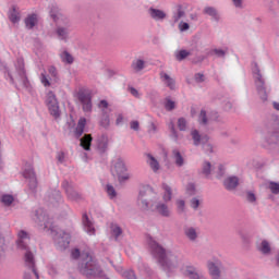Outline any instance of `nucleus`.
<instances>
[{
    "mask_svg": "<svg viewBox=\"0 0 279 279\" xmlns=\"http://www.w3.org/2000/svg\"><path fill=\"white\" fill-rule=\"evenodd\" d=\"M33 220L35 221V223H37L39 230L51 231L57 250H60L62 252L66 250V247H69V245L71 244V233L65 232L62 229H53V227L51 226V219H49V216H47V211H45V209H37L35 211Z\"/></svg>",
    "mask_w": 279,
    "mask_h": 279,
    "instance_id": "obj_2",
    "label": "nucleus"
},
{
    "mask_svg": "<svg viewBox=\"0 0 279 279\" xmlns=\"http://www.w3.org/2000/svg\"><path fill=\"white\" fill-rule=\"evenodd\" d=\"M148 15L156 23H162V21L167 19V12L160 9H156L154 7H150L148 9Z\"/></svg>",
    "mask_w": 279,
    "mask_h": 279,
    "instance_id": "obj_24",
    "label": "nucleus"
},
{
    "mask_svg": "<svg viewBox=\"0 0 279 279\" xmlns=\"http://www.w3.org/2000/svg\"><path fill=\"white\" fill-rule=\"evenodd\" d=\"M69 130H74L75 138H80L82 134H84V130L86 128V118H80L77 124L75 126V121L71 120L66 123Z\"/></svg>",
    "mask_w": 279,
    "mask_h": 279,
    "instance_id": "obj_18",
    "label": "nucleus"
},
{
    "mask_svg": "<svg viewBox=\"0 0 279 279\" xmlns=\"http://www.w3.org/2000/svg\"><path fill=\"white\" fill-rule=\"evenodd\" d=\"M190 204H191V208H193V210H197V208H199L201 201L197 197H193L191 199Z\"/></svg>",
    "mask_w": 279,
    "mask_h": 279,
    "instance_id": "obj_59",
    "label": "nucleus"
},
{
    "mask_svg": "<svg viewBox=\"0 0 279 279\" xmlns=\"http://www.w3.org/2000/svg\"><path fill=\"white\" fill-rule=\"evenodd\" d=\"M169 130L170 137L174 141V143H178V141H180V134L178 133V130H175V124L173 122L169 123Z\"/></svg>",
    "mask_w": 279,
    "mask_h": 279,
    "instance_id": "obj_47",
    "label": "nucleus"
},
{
    "mask_svg": "<svg viewBox=\"0 0 279 279\" xmlns=\"http://www.w3.org/2000/svg\"><path fill=\"white\" fill-rule=\"evenodd\" d=\"M25 25L27 29H34L38 25V15L31 14L25 19Z\"/></svg>",
    "mask_w": 279,
    "mask_h": 279,
    "instance_id": "obj_39",
    "label": "nucleus"
},
{
    "mask_svg": "<svg viewBox=\"0 0 279 279\" xmlns=\"http://www.w3.org/2000/svg\"><path fill=\"white\" fill-rule=\"evenodd\" d=\"M146 165H148L153 173H158L160 171V161L149 153L146 154Z\"/></svg>",
    "mask_w": 279,
    "mask_h": 279,
    "instance_id": "obj_27",
    "label": "nucleus"
},
{
    "mask_svg": "<svg viewBox=\"0 0 279 279\" xmlns=\"http://www.w3.org/2000/svg\"><path fill=\"white\" fill-rule=\"evenodd\" d=\"M257 251L260 252L264 256H269L271 254V242L268 240H262L257 244Z\"/></svg>",
    "mask_w": 279,
    "mask_h": 279,
    "instance_id": "obj_33",
    "label": "nucleus"
},
{
    "mask_svg": "<svg viewBox=\"0 0 279 279\" xmlns=\"http://www.w3.org/2000/svg\"><path fill=\"white\" fill-rule=\"evenodd\" d=\"M155 210L161 217H171V209H169V205L165 202H158L155 206Z\"/></svg>",
    "mask_w": 279,
    "mask_h": 279,
    "instance_id": "obj_30",
    "label": "nucleus"
},
{
    "mask_svg": "<svg viewBox=\"0 0 279 279\" xmlns=\"http://www.w3.org/2000/svg\"><path fill=\"white\" fill-rule=\"evenodd\" d=\"M118 180L120 183H123V182H128V180H130V173H118Z\"/></svg>",
    "mask_w": 279,
    "mask_h": 279,
    "instance_id": "obj_57",
    "label": "nucleus"
},
{
    "mask_svg": "<svg viewBox=\"0 0 279 279\" xmlns=\"http://www.w3.org/2000/svg\"><path fill=\"white\" fill-rule=\"evenodd\" d=\"M48 274L52 278H56V275L58 274V268H56L54 266H49L48 267Z\"/></svg>",
    "mask_w": 279,
    "mask_h": 279,
    "instance_id": "obj_63",
    "label": "nucleus"
},
{
    "mask_svg": "<svg viewBox=\"0 0 279 279\" xmlns=\"http://www.w3.org/2000/svg\"><path fill=\"white\" fill-rule=\"evenodd\" d=\"M81 147L85 151H90V147L93 145V135L92 134H85L83 137L80 138Z\"/></svg>",
    "mask_w": 279,
    "mask_h": 279,
    "instance_id": "obj_35",
    "label": "nucleus"
},
{
    "mask_svg": "<svg viewBox=\"0 0 279 279\" xmlns=\"http://www.w3.org/2000/svg\"><path fill=\"white\" fill-rule=\"evenodd\" d=\"M251 73L253 75L254 85L257 90V95L262 101H267V87L265 86V76L263 75V71H260V66L256 61L251 63Z\"/></svg>",
    "mask_w": 279,
    "mask_h": 279,
    "instance_id": "obj_6",
    "label": "nucleus"
},
{
    "mask_svg": "<svg viewBox=\"0 0 279 279\" xmlns=\"http://www.w3.org/2000/svg\"><path fill=\"white\" fill-rule=\"evenodd\" d=\"M117 119H116V125H123V113H117L116 114Z\"/></svg>",
    "mask_w": 279,
    "mask_h": 279,
    "instance_id": "obj_64",
    "label": "nucleus"
},
{
    "mask_svg": "<svg viewBox=\"0 0 279 279\" xmlns=\"http://www.w3.org/2000/svg\"><path fill=\"white\" fill-rule=\"evenodd\" d=\"M178 27H179V31L182 32V33L183 32H189V29H191V25H189V23L182 22V21L179 23Z\"/></svg>",
    "mask_w": 279,
    "mask_h": 279,
    "instance_id": "obj_58",
    "label": "nucleus"
},
{
    "mask_svg": "<svg viewBox=\"0 0 279 279\" xmlns=\"http://www.w3.org/2000/svg\"><path fill=\"white\" fill-rule=\"evenodd\" d=\"M147 62L141 58L134 59L131 63V69L134 71V73H141L143 69H145Z\"/></svg>",
    "mask_w": 279,
    "mask_h": 279,
    "instance_id": "obj_36",
    "label": "nucleus"
},
{
    "mask_svg": "<svg viewBox=\"0 0 279 279\" xmlns=\"http://www.w3.org/2000/svg\"><path fill=\"white\" fill-rule=\"evenodd\" d=\"M110 145V140L106 134L97 135V137L94 141V147L100 156H105V154H108V148Z\"/></svg>",
    "mask_w": 279,
    "mask_h": 279,
    "instance_id": "obj_14",
    "label": "nucleus"
},
{
    "mask_svg": "<svg viewBox=\"0 0 279 279\" xmlns=\"http://www.w3.org/2000/svg\"><path fill=\"white\" fill-rule=\"evenodd\" d=\"M159 77L161 82L170 88V90H175V80L171 77L169 74H167L165 71L159 73Z\"/></svg>",
    "mask_w": 279,
    "mask_h": 279,
    "instance_id": "obj_32",
    "label": "nucleus"
},
{
    "mask_svg": "<svg viewBox=\"0 0 279 279\" xmlns=\"http://www.w3.org/2000/svg\"><path fill=\"white\" fill-rule=\"evenodd\" d=\"M114 269L118 274H121V276L124 279H136V275L134 274V270H124L123 271V267H121V266L114 267Z\"/></svg>",
    "mask_w": 279,
    "mask_h": 279,
    "instance_id": "obj_40",
    "label": "nucleus"
},
{
    "mask_svg": "<svg viewBox=\"0 0 279 279\" xmlns=\"http://www.w3.org/2000/svg\"><path fill=\"white\" fill-rule=\"evenodd\" d=\"M163 107L168 112L175 110V101L171 100V98H166L163 101Z\"/></svg>",
    "mask_w": 279,
    "mask_h": 279,
    "instance_id": "obj_49",
    "label": "nucleus"
},
{
    "mask_svg": "<svg viewBox=\"0 0 279 279\" xmlns=\"http://www.w3.org/2000/svg\"><path fill=\"white\" fill-rule=\"evenodd\" d=\"M100 125L101 128H110V113H101Z\"/></svg>",
    "mask_w": 279,
    "mask_h": 279,
    "instance_id": "obj_50",
    "label": "nucleus"
},
{
    "mask_svg": "<svg viewBox=\"0 0 279 279\" xmlns=\"http://www.w3.org/2000/svg\"><path fill=\"white\" fill-rule=\"evenodd\" d=\"M76 97L82 105L83 112H93V94L88 89H80Z\"/></svg>",
    "mask_w": 279,
    "mask_h": 279,
    "instance_id": "obj_12",
    "label": "nucleus"
},
{
    "mask_svg": "<svg viewBox=\"0 0 279 279\" xmlns=\"http://www.w3.org/2000/svg\"><path fill=\"white\" fill-rule=\"evenodd\" d=\"M23 279H40L38 269L36 267L24 268Z\"/></svg>",
    "mask_w": 279,
    "mask_h": 279,
    "instance_id": "obj_34",
    "label": "nucleus"
},
{
    "mask_svg": "<svg viewBox=\"0 0 279 279\" xmlns=\"http://www.w3.org/2000/svg\"><path fill=\"white\" fill-rule=\"evenodd\" d=\"M191 136L193 141V145L195 147H199L202 145L205 154H214L215 147L210 144V137L208 135H202L199 134V131L192 130Z\"/></svg>",
    "mask_w": 279,
    "mask_h": 279,
    "instance_id": "obj_9",
    "label": "nucleus"
},
{
    "mask_svg": "<svg viewBox=\"0 0 279 279\" xmlns=\"http://www.w3.org/2000/svg\"><path fill=\"white\" fill-rule=\"evenodd\" d=\"M207 269L213 279H221L222 271L226 270L223 264L219 259L207 262Z\"/></svg>",
    "mask_w": 279,
    "mask_h": 279,
    "instance_id": "obj_15",
    "label": "nucleus"
},
{
    "mask_svg": "<svg viewBox=\"0 0 279 279\" xmlns=\"http://www.w3.org/2000/svg\"><path fill=\"white\" fill-rule=\"evenodd\" d=\"M83 230L88 234L89 236H95V225L90 221L88 218V215H83Z\"/></svg>",
    "mask_w": 279,
    "mask_h": 279,
    "instance_id": "obj_29",
    "label": "nucleus"
},
{
    "mask_svg": "<svg viewBox=\"0 0 279 279\" xmlns=\"http://www.w3.org/2000/svg\"><path fill=\"white\" fill-rule=\"evenodd\" d=\"M16 75L14 76L8 68H4V77L10 82V84H16L21 82L24 86H27V74L25 73V60L23 58H17L15 62Z\"/></svg>",
    "mask_w": 279,
    "mask_h": 279,
    "instance_id": "obj_7",
    "label": "nucleus"
},
{
    "mask_svg": "<svg viewBox=\"0 0 279 279\" xmlns=\"http://www.w3.org/2000/svg\"><path fill=\"white\" fill-rule=\"evenodd\" d=\"M222 108L226 112L232 110V104L230 102V100H225L222 104Z\"/></svg>",
    "mask_w": 279,
    "mask_h": 279,
    "instance_id": "obj_62",
    "label": "nucleus"
},
{
    "mask_svg": "<svg viewBox=\"0 0 279 279\" xmlns=\"http://www.w3.org/2000/svg\"><path fill=\"white\" fill-rule=\"evenodd\" d=\"M271 125L274 132L264 133L260 140V146L267 151H279V117L272 118Z\"/></svg>",
    "mask_w": 279,
    "mask_h": 279,
    "instance_id": "obj_4",
    "label": "nucleus"
},
{
    "mask_svg": "<svg viewBox=\"0 0 279 279\" xmlns=\"http://www.w3.org/2000/svg\"><path fill=\"white\" fill-rule=\"evenodd\" d=\"M48 73L50 77L46 73H41L39 75L40 83L45 88H49L50 86H53V84H58V82H60V75L58 74V69H56V66L50 65L48 68Z\"/></svg>",
    "mask_w": 279,
    "mask_h": 279,
    "instance_id": "obj_11",
    "label": "nucleus"
},
{
    "mask_svg": "<svg viewBox=\"0 0 279 279\" xmlns=\"http://www.w3.org/2000/svg\"><path fill=\"white\" fill-rule=\"evenodd\" d=\"M184 236L190 243H197L199 241V235L202 234V231L199 230V227H193V226H185L183 228Z\"/></svg>",
    "mask_w": 279,
    "mask_h": 279,
    "instance_id": "obj_16",
    "label": "nucleus"
},
{
    "mask_svg": "<svg viewBox=\"0 0 279 279\" xmlns=\"http://www.w3.org/2000/svg\"><path fill=\"white\" fill-rule=\"evenodd\" d=\"M246 199H247V202H250L251 204H255V202H256V195H255L254 193H252V192H248V193L246 194Z\"/></svg>",
    "mask_w": 279,
    "mask_h": 279,
    "instance_id": "obj_61",
    "label": "nucleus"
},
{
    "mask_svg": "<svg viewBox=\"0 0 279 279\" xmlns=\"http://www.w3.org/2000/svg\"><path fill=\"white\" fill-rule=\"evenodd\" d=\"M62 189H64L66 197L70 202H80L82 199V194L73 187V184L69 183V181L62 182Z\"/></svg>",
    "mask_w": 279,
    "mask_h": 279,
    "instance_id": "obj_17",
    "label": "nucleus"
},
{
    "mask_svg": "<svg viewBox=\"0 0 279 279\" xmlns=\"http://www.w3.org/2000/svg\"><path fill=\"white\" fill-rule=\"evenodd\" d=\"M57 160L60 165H64L65 156L63 151L57 153Z\"/></svg>",
    "mask_w": 279,
    "mask_h": 279,
    "instance_id": "obj_60",
    "label": "nucleus"
},
{
    "mask_svg": "<svg viewBox=\"0 0 279 279\" xmlns=\"http://www.w3.org/2000/svg\"><path fill=\"white\" fill-rule=\"evenodd\" d=\"M111 234L114 236L116 241H119V236L123 234V229H121L117 223H111Z\"/></svg>",
    "mask_w": 279,
    "mask_h": 279,
    "instance_id": "obj_45",
    "label": "nucleus"
},
{
    "mask_svg": "<svg viewBox=\"0 0 279 279\" xmlns=\"http://www.w3.org/2000/svg\"><path fill=\"white\" fill-rule=\"evenodd\" d=\"M178 128H179L180 132H186V130L189 128V122L186 121L185 118L178 119Z\"/></svg>",
    "mask_w": 279,
    "mask_h": 279,
    "instance_id": "obj_52",
    "label": "nucleus"
},
{
    "mask_svg": "<svg viewBox=\"0 0 279 279\" xmlns=\"http://www.w3.org/2000/svg\"><path fill=\"white\" fill-rule=\"evenodd\" d=\"M268 189L274 195H279V183L278 182H269Z\"/></svg>",
    "mask_w": 279,
    "mask_h": 279,
    "instance_id": "obj_55",
    "label": "nucleus"
},
{
    "mask_svg": "<svg viewBox=\"0 0 279 279\" xmlns=\"http://www.w3.org/2000/svg\"><path fill=\"white\" fill-rule=\"evenodd\" d=\"M54 34L58 38V40H62L63 43L69 41V35L71 34V27L69 25V22H65L64 25L58 24Z\"/></svg>",
    "mask_w": 279,
    "mask_h": 279,
    "instance_id": "obj_19",
    "label": "nucleus"
},
{
    "mask_svg": "<svg viewBox=\"0 0 279 279\" xmlns=\"http://www.w3.org/2000/svg\"><path fill=\"white\" fill-rule=\"evenodd\" d=\"M241 185V179L236 175H229L223 180V186L226 191L234 193L236 189Z\"/></svg>",
    "mask_w": 279,
    "mask_h": 279,
    "instance_id": "obj_20",
    "label": "nucleus"
},
{
    "mask_svg": "<svg viewBox=\"0 0 279 279\" xmlns=\"http://www.w3.org/2000/svg\"><path fill=\"white\" fill-rule=\"evenodd\" d=\"M213 172V165L209 161H204L202 167V173L205 178H210V173Z\"/></svg>",
    "mask_w": 279,
    "mask_h": 279,
    "instance_id": "obj_48",
    "label": "nucleus"
},
{
    "mask_svg": "<svg viewBox=\"0 0 279 279\" xmlns=\"http://www.w3.org/2000/svg\"><path fill=\"white\" fill-rule=\"evenodd\" d=\"M59 57L63 64H73V62H75V58H73V54H71V52H69L68 50H62L59 53Z\"/></svg>",
    "mask_w": 279,
    "mask_h": 279,
    "instance_id": "obj_37",
    "label": "nucleus"
},
{
    "mask_svg": "<svg viewBox=\"0 0 279 279\" xmlns=\"http://www.w3.org/2000/svg\"><path fill=\"white\" fill-rule=\"evenodd\" d=\"M17 247L19 250H24V268H29V267H36V250L29 248L27 246V241H29V234L26 231H20L17 233Z\"/></svg>",
    "mask_w": 279,
    "mask_h": 279,
    "instance_id": "obj_5",
    "label": "nucleus"
},
{
    "mask_svg": "<svg viewBox=\"0 0 279 279\" xmlns=\"http://www.w3.org/2000/svg\"><path fill=\"white\" fill-rule=\"evenodd\" d=\"M203 14L210 16L211 21H215V23H219V21H221V14H219V11L215 7H205Z\"/></svg>",
    "mask_w": 279,
    "mask_h": 279,
    "instance_id": "obj_28",
    "label": "nucleus"
},
{
    "mask_svg": "<svg viewBox=\"0 0 279 279\" xmlns=\"http://www.w3.org/2000/svg\"><path fill=\"white\" fill-rule=\"evenodd\" d=\"M106 193L109 198L117 199V190H114V186H112L111 184L106 185Z\"/></svg>",
    "mask_w": 279,
    "mask_h": 279,
    "instance_id": "obj_51",
    "label": "nucleus"
},
{
    "mask_svg": "<svg viewBox=\"0 0 279 279\" xmlns=\"http://www.w3.org/2000/svg\"><path fill=\"white\" fill-rule=\"evenodd\" d=\"M71 257L73 258V260H77V258H81L82 260V252H80V248H73L71 251Z\"/></svg>",
    "mask_w": 279,
    "mask_h": 279,
    "instance_id": "obj_56",
    "label": "nucleus"
},
{
    "mask_svg": "<svg viewBox=\"0 0 279 279\" xmlns=\"http://www.w3.org/2000/svg\"><path fill=\"white\" fill-rule=\"evenodd\" d=\"M78 271L85 278H106V272L93 254L88 252L82 253V260L78 263Z\"/></svg>",
    "mask_w": 279,
    "mask_h": 279,
    "instance_id": "obj_3",
    "label": "nucleus"
},
{
    "mask_svg": "<svg viewBox=\"0 0 279 279\" xmlns=\"http://www.w3.org/2000/svg\"><path fill=\"white\" fill-rule=\"evenodd\" d=\"M189 56H191V51L185 50V49L177 50L174 52V58H175V60H178V62H182V60H186V58H189Z\"/></svg>",
    "mask_w": 279,
    "mask_h": 279,
    "instance_id": "obj_43",
    "label": "nucleus"
},
{
    "mask_svg": "<svg viewBox=\"0 0 279 279\" xmlns=\"http://www.w3.org/2000/svg\"><path fill=\"white\" fill-rule=\"evenodd\" d=\"M111 171H112V173H116L117 175L119 173H125V172H128V166H125V161H123L122 158L118 157L112 160Z\"/></svg>",
    "mask_w": 279,
    "mask_h": 279,
    "instance_id": "obj_25",
    "label": "nucleus"
},
{
    "mask_svg": "<svg viewBox=\"0 0 279 279\" xmlns=\"http://www.w3.org/2000/svg\"><path fill=\"white\" fill-rule=\"evenodd\" d=\"M46 106L54 119L60 118V105L58 104V98L52 90H49L46 95Z\"/></svg>",
    "mask_w": 279,
    "mask_h": 279,
    "instance_id": "obj_13",
    "label": "nucleus"
},
{
    "mask_svg": "<svg viewBox=\"0 0 279 279\" xmlns=\"http://www.w3.org/2000/svg\"><path fill=\"white\" fill-rule=\"evenodd\" d=\"M177 210L179 215H182L186 210V202L184 199H178L177 201Z\"/></svg>",
    "mask_w": 279,
    "mask_h": 279,
    "instance_id": "obj_53",
    "label": "nucleus"
},
{
    "mask_svg": "<svg viewBox=\"0 0 279 279\" xmlns=\"http://www.w3.org/2000/svg\"><path fill=\"white\" fill-rule=\"evenodd\" d=\"M162 189L165 191L162 195L163 203L169 204V202H171V199L173 198V191L171 190V186H169L167 183L162 184Z\"/></svg>",
    "mask_w": 279,
    "mask_h": 279,
    "instance_id": "obj_38",
    "label": "nucleus"
},
{
    "mask_svg": "<svg viewBox=\"0 0 279 279\" xmlns=\"http://www.w3.org/2000/svg\"><path fill=\"white\" fill-rule=\"evenodd\" d=\"M46 202H48V204H50L51 206L56 207L59 204H62L64 202V198H62L60 190H53L52 192H49L47 194Z\"/></svg>",
    "mask_w": 279,
    "mask_h": 279,
    "instance_id": "obj_23",
    "label": "nucleus"
},
{
    "mask_svg": "<svg viewBox=\"0 0 279 279\" xmlns=\"http://www.w3.org/2000/svg\"><path fill=\"white\" fill-rule=\"evenodd\" d=\"M154 193V189L149 185H143L140 187V192L137 195V206L142 210H149V198L151 197V194Z\"/></svg>",
    "mask_w": 279,
    "mask_h": 279,
    "instance_id": "obj_10",
    "label": "nucleus"
},
{
    "mask_svg": "<svg viewBox=\"0 0 279 279\" xmlns=\"http://www.w3.org/2000/svg\"><path fill=\"white\" fill-rule=\"evenodd\" d=\"M182 272L190 279H207L195 266L186 265L182 267Z\"/></svg>",
    "mask_w": 279,
    "mask_h": 279,
    "instance_id": "obj_21",
    "label": "nucleus"
},
{
    "mask_svg": "<svg viewBox=\"0 0 279 279\" xmlns=\"http://www.w3.org/2000/svg\"><path fill=\"white\" fill-rule=\"evenodd\" d=\"M146 243L153 258L157 260L158 265H160L165 271H172V269H175V267L180 265L182 256L178 253L166 251L150 234L146 235Z\"/></svg>",
    "mask_w": 279,
    "mask_h": 279,
    "instance_id": "obj_1",
    "label": "nucleus"
},
{
    "mask_svg": "<svg viewBox=\"0 0 279 279\" xmlns=\"http://www.w3.org/2000/svg\"><path fill=\"white\" fill-rule=\"evenodd\" d=\"M172 156H173L174 165H177V167H184V157L182 156V153H180V150L178 149L172 150Z\"/></svg>",
    "mask_w": 279,
    "mask_h": 279,
    "instance_id": "obj_41",
    "label": "nucleus"
},
{
    "mask_svg": "<svg viewBox=\"0 0 279 279\" xmlns=\"http://www.w3.org/2000/svg\"><path fill=\"white\" fill-rule=\"evenodd\" d=\"M22 175L26 179L28 193L34 195V193H36V189H38V179L36 178L34 166H32L29 162H26L22 168Z\"/></svg>",
    "mask_w": 279,
    "mask_h": 279,
    "instance_id": "obj_8",
    "label": "nucleus"
},
{
    "mask_svg": "<svg viewBox=\"0 0 279 279\" xmlns=\"http://www.w3.org/2000/svg\"><path fill=\"white\" fill-rule=\"evenodd\" d=\"M9 20L11 23H19V21H21V13H19V9H16V7H12L9 11Z\"/></svg>",
    "mask_w": 279,
    "mask_h": 279,
    "instance_id": "obj_42",
    "label": "nucleus"
},
{
    "mask_svg": "<svg viewBox=\"0 0 279 279\" xmlns=\"http://www.w3.org/2000/svg\"><path fill=\"white\" fill-rule=\"evenodd\" d=\"M98 108L101 114L110 113V104H108V100L106 99H102L98 102Z\"/></svg>",
    "mask_w": 279,
    "mask_h": 279,
    "instance_id": "obj_46",
    "label": "nucleus"
},
{
    "mask_svg": "<svg viewBox=\"0 0 279 279\" xmlns=\"http://www.w3.org/2000/svg\"><path fill=\"white\" fill-rule=\"evenodd\" d=\"M208 121H219V113L217 111H211L210 113H206V110H201L198 122L201 125H208Z\"/></svg>",
    "mask_w": 279,
    "mask_h": 279,
    "instance_id": "obj_22",
    "label": "nucleus"
},
{
    "mask_svg": "<svg viewBox=\"0 0 279 279\" xmlns=\"http://www.w3.org/2000/svg\"><path fill=\"white\" fill-rule=\"evenodd\" d=\"M186 16V10H184V7L182 4H177L172 9V16L171 21L172 23H180L181 19H184Z\"/></svg>",
    "mask_w": 279,
    "mask_h": 279,
    "instance_id": "obj_26",
    "label": "nucleus"
},
{
    "mask_svg": "<svg viewBox=\"0 0 279 279\" xmlns=\"http://www.w3.org/2000/svg\"><path fill=\"white\" fill-rule=\"evenodd\" d=\"M50 16L56 23H58L60 19V13H58V7L52 5V8L50 9Z\"/></svg>",
    "mask_w": 279,
    "mask_h": 279,
    "instance_id": "obj_54",
    "label": "nucleus"
},
{
    "mask_svg": "<svg viewBox=\"0 0 279 279\" xmlns=\"http://www.w3.org/2000/svg\"><path fill=\"white\" fill-rule=\"evenodd\" d=\"M16 202V196L8 193H3L0 195V204L4 206V208H10Z\"/></svg>",
    "mask_w": 279,
    "mask_h": 279,
    "instance_id": "obj_31",
    "label": "nucleus"
},
{
    "mask_svg": "<svg viewBox=\"0 0 279 279\" xmlns=\"http://www.w3.org/2000/svg\"><path fill=\"white\" fill-rule=\"evenodd\" d=\"M209 53L210 56H216V58H226L228 56V47L215 48Z\"/></svg>",
    "mask_w": 279,
    "mask_h": 279,
    "instance_id": "obj_44",
    "label": "nucleus"
}]
</instances>
